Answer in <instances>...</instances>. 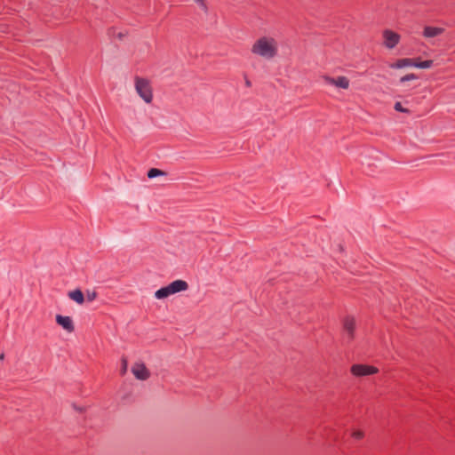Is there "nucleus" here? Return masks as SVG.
<instances>
[{"label": "nucleus", "instance_id": "7", "mask_svg": "<svg viewBox=\"0 0 455 455\" xmlns=\"http://www.w3.org/2000/svg\"><path fill=\"white\" fill-rule=\"evenodd\" d=\"M343 328L346 339L350 341L354 338V331L355 328V321L353 317L347 316L344 319Z\"/></svg>", "mask_w": 455, "mask_h": 455}, {"label": "nucleus", "instance_id": "11", "mask_svg": "<svg viewBox=\"0 0 455 455\" xmlns=\"http://www.w3.org/2000/svg\"><path fill=\"white\" fill-rule=\"evenodd\" d=\"M188 288V284L183 280L172 281V294L184 291Z\"/></svg>", "mask_w": 455, "mask_h": 455}, {"label": "nucleus", "instance_id": "22", "mask_svg": "<svg viewBox=\"0 0 455 455\" xmlns=\"http://www.w3.org/2000/svg\"><path fill=\"white\" fill-rule=\"evenodd\" d=\"M245 84H246L247 87H250L251 84V81L247 77H245Z\"/></svg>", "mask_w": 455, "mask_h": 455}, {"label": "nucleus", "instance_id": "4", "mask_svg": "<svg viewBox=\"0 0 455 455\" xmlns=\"http://www.w3.org/2000/svg\"><path fill=\"white\" fill-rule=\"evenodd\" d=\"M351 372L356 377L372 375L378 372V369L374 366L364 364H354L351 367Z\"/></svg>", "mask_w": 455, "mask_h": 455}, {"label": "nucleus", "instance_id": "9", "mask_svg": "<svg viewBox=\"0 0 455 455\" xmlns=\"http://www.w3.org/2000/svg\"><path fill=\"white\" fill-rule=\"evenodd\" d=\"M443 32V28L439 27L427 26L424 28L423 36L427 38H433L438 36Z\"/></svg>", "mask_w": 455, "mask_h": 455}, {"label": "nucleus", "instance_id": "21", "mask_svg": "<svg viewBox=\"0 0 455 455\" xmlns=\"http://www.w3.org/2000/svg\"><path fill=\"white\" fill-rule=\"evenodd\" d=\"M395 109L399 112H407L408 110L403 108L400 102L395 104Z\"/></svg>", "mask_w": 455, "mask_h": 455}, {"label": "nucleus", "instance_id": "3", "mask_svg": "<svg viewBox=\"0 0 455 455\" xmlns=\"http://www.w3.org/2000/svg\"><path fill=\"white\" fill-rule=\"evenodd\" d=\"M383 44L386 48L394 49L400 42L401 36L391 29H385L382 32Z\"/></svg>", "mask_w": 455, "mask_h": 455}, {"label": "nucleus", "instance_id": "17", "mask_svg": "<svg viewBox=\"0 0 455 455\" xmlns=\"http://www.w3.org/2000/svg\"><path fill=\"white\" fill-rule=\"evenodd\" d=\"M351 435L355 440H361L364 436V434L362 430L355 429L352 431Z\"/></svg>", "mask_w": 455, "mask_h": 455}, {"label": "nucleus", "instance_id": "5", "mask_svg": "<svg viewBox=\"0 0 455 455\" xmlns=\"http://www.w3.org/2000/svg\"><path fill=\"white\" fill-rule=\"evenodd\" d=\"M132 372L137 379L146 380L149 378L150 373L144 363H135L132 367Z\"/></svg>", "mask_w": 455, "mask_h": 455}, {"label": "nucleus", "instance_id": "12", "mask_svg": "<svg viewBox=\"0 0 455 455\" xmlns=\"http://www.w3.org/2000/svg\"><path fill=\"white\" fill-rule=\"evenodd\" d=\"M147 175L149 179H154L156 177H163L164 179V180H168V172L162 171L160 169L152 168V169L148 170Z\"/></svg>", "mask_w": 455, "mask_h": 455}, {"label": "nucleus", "instance_id": "16", "mask_svg": "<svg viewBox=\"0 0 455 455\" xmlns=\"http://www.w3.org/2000/svg\"><path fill=\"white\" fill-rule=\"evenodd\" d=\"M85 298L88 301H93L97 298V292L95 291L88 290L86 291L84 299Z\"/></svg>", "mask_w": 455, "mask_h": 455}, {"label": "nucleus", "instance_id": "19", "mask_svg": "<svg viewBox=\"0 0 455 455\" xmlns=\"http://www.w3.org/2000/svg\"><path fill=\"white\" fill-rule=\"evenodd\" d=\"M194 2L201 8L204 12H207V5L204 0H194Z\"/></svg>", "mask_w": 455, "mask_h": 455}, {"label": "nucleus", "instance_id": "24", "mask_svg": "<svg viewBox=\"0 0 455 455\" xmlns=\"http://www.w3.org/2000/svg\"><path fill=\"white\" fill-rule=\"evenodd\" d=\"M4 354H1V355H0V361L4 360Z\"/></svg>", "mask_w": 455, "mask_h": 455}, {"label": "nucleus", "instance_id": "8", "mask_svg": "<svg viewBox=\"0 0 455 455\" xmlns=\"http://www.w3.org/2000/svg\"><path fill=\"white\" fill-rule=\"evenodd\" d=\"M56 322L68 332H72L75 329L73 321L69 316L56 315Z\"/></svg>", "mask_w": 455, "mask_h": 455}, {"label": "nucleus", "instance_id": "20", "mask_svg": "<svg viewBox=\"0 0 455 455\" xmlns=\"http://www.w3.org/2000/svg\"><path fill=\"white\" fill-rule=\"evenodd\" d=\"M127 366H128V362H127V359L126 358H122V369H121V374L122 375H124L127 371Z\"/></svg>", "mask_w": 455, "mask_h": 455}, {"label": "nucleus", "instance_id": "23", "mask_svg": "<svg viewBox=\"0 0 455 455\" xmlns=\"http://www.w3.org/2000/svg\"><path fill=\"white\" fill-rule=\"evenodd\" d=\"M124 36H125V34L121 33V32H120V33H118V34L116 35V36H117L118 38H120V39H122Z\"/></svg>", "mask_w": 455, "mask_h": 455}, {"label": "nucleus", "instance_id": "6", "mask_svg": "<svg viewBox=\"0 0 455 455\" xmlns=\"http://www.w3.org/2000/svg\"><path fill=\"white\" fill-rule=\"evenodd\" d=\"M323 81L327 84L333 85L337 88L347 89L349 87V80L346 76H338V77H331V76H323Z\"/></svg>", "mask_w": 455, "mask_h": 455}, {"label": "nucleus", "instance_id": "10", "mask_svg": "<svg viewBox=\"0 0 455 455\" xmlns=\"http://www.w3.org/2000/svg\"><path fill=\"white\" fill-rule=\"evenodd\" d=\"M406 67H413V60L405 58L398 60L396 62L390 64V68L394 69H400Z\"/></svg>", "mask_w": 455, "mask_h": 455}, {"label": "nucleus", "instance_id": "18", "mask_svg": "<svg viewBox=\"0 0 455 455\" xmlns=\"http://www.w3.org/2000/svg\"><path fill=\"white\" fill-rule=\"evenodd\" d=\"M417 78H418L417 76H415L414 74H409V75H406V76L401 77L400 83H404V82H407V81L415 80Z\"/></svg>", "mask_w": 455, "mask_h": 455}, {"label": "nucleus", "instance_id": "14", "mask_svg": "<svg viewBox=\"0 0 455 455\" xmlns=\"http://www.w3.org/2000/svg\"><path fill=\"white\" fill-rule=\"evenodd\" d=\"M171 295V284L159 289L155 292V297L158 299L167 298Z\"/></svg>", "mask_w": 455, "mask_h": 455}, {"label": "nucleus", "instance_id": "2", "mask_svg": "<svg viewBox=\"0 0 455 455\" xmlns=\"http://www.w3.org/2000/svg\"><path fill=\"white\" fill-rule=\"evenodd\" d=\"M134 86L136 92L146 103H150L152 101L153 94L148 80L136 76L134 78Z\"/></svg>", "mask_w": 455, "mask_h": 455}, {"label": "nucleus", "instance_id": "15", "mask_svg": "<svg viewBox=\"0 0 455 455\" xmlns=\"http://www.w3.org/2000/svg\"><path fill=\"white\" fill-rule=\"evenodd\" d=\"M433 66V60H427L424 61H415L413 60V67L418 68H429Z\"/></svg>", "mask_w": 455, "mask_h": 455}, {"label": "nucleus", "instance_id": "1", "mask_svg": "<svg viewBox=\"0 0 455 455\" xmlns=\"http://www.w3.org/2000/svg\"><path fill=\"white\" fill-rule=\"evenodd\" d=\"M251 52L264 60H272L278 53L277 41L271 36H261L252 44Z\"/></svg>", "mask_w": 455, "mask_h": 455}, {"label": "nucleus", "instance_id": "13", "mask_svg": "<svg viewBox=\"0 0 455 455\" xmlns=\"http://www.w3.org/2000/svg\"><path fill=\"white\" fill-rule=\"evenodd\" d=\"M68 297L76 301L77 304L82 305L84 302V295L80 290H75L68 292Z\"/></svg>", "mask_w": 455, "mask_h": 455}]
</instances>
